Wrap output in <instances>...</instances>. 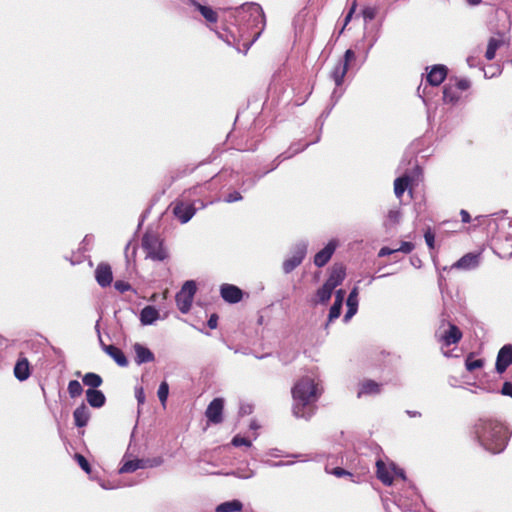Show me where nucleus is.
Instances as JSON below:
<instances>
[{"mask_svg":"<svg viewBox=\"0 0 512 512\" xmlns=\"http://www.w3.org/2000/svg\"><path fill=\"white\" fill-rule=\"evenodd\" d=\"M473 433L478 443L493 454L501 453L506 448L507 428L496 419H479L474 425Z\"/></svg>","mask_w":512,"mask_h":512,"instance_id":"obj_1","label":"nucleus"},{"mask_svg":"<svg viewBox=\"0 0 512 512\" xmlns=\"http://www.w3.org/2000/svg\"><path fill=\"white\" fill-rule=\"evenodd\" d=\"M233 24L238 27L239 36L244 38L247 34L252 36L248 48L259 38L264 26L265 15L262 7L257 3H246L233 12Z\"/></svg>","mask_w":512,"mask_h":512,"instance_id":"obj_2","label":"nucleus"},{"mask_svg":"<svg viewBox=\"0 0 512 512\" xmlns=\"http://www.w3.org/2000/svg\"><path fill=\"white\" fill-rule=\"evenodd\" d=\"M294 400L293 414L297 418L309 419L315 412L314 403L318 400L320 392L317 384L311 377H303L292 388Z\"/></svg>","mask_w":512,"mask_h":512,"instance_id":"obj_3","label":"nucleus"},{"mask_svg":"<svg viewBox=\"0 0 512 512\" xmlns=\"http://www.w3.org/2000/svg\"><path fill=\"white\" fill-rule=\"evenodd\" d=\"M202 186H194L193 188L185 191L182 198L177 199L172 204L173 215L182 223L185 224L195 215L197 209L205 208L206 204L201 200H191L192 196L197 195L198 190Z\"/></svg>","mask_w":512,"mask_h":512,"instance_id":"obj_4","label":"nucleus"},{"mask_svg":"<svg viewBox=\"0 0 512 512\" xmlns=\"http://www.w3.org/2000/svg\"><path fill=\"white\" fill-rule=\"evenodd\" d=\"M310 143H306L305 145L303 146H300L299 144L297 143H293L291 144V146L288 148L287 151L283 152L282 154H280L273 162H272V165L271 167L266 170L263 174H260L258 176H255L254 178L252 179H247L245 181L242 182V186L244 187V190H247V189H250L252 188L256 182L265 174L269 173L270 171H273L274 169H276L278 167V165L280 164L281 161L283 160H287L291 157H293L294 155L298 154L299 152L303 151L306 147L309 146Z\"/></svg>","mask_w":512,"mask_h":512,"instance_id":"obj_5","label":"nucleus"},{"mask_svg":"<svg viewBox=\"0 0 512 512\" xmlns=\"http://www.w3.org/2000/svg\"><path fill=\"white\" fill-rule=\"evenodd\" d=\"M308 250V243L305 241L297 242L290 251V255L283 261L282 269L285 274L295 270L305 259Z\"/></svg>","mask_w":512,"mask_h":512,"instance_id":"obj_6","label":"nucleus"},{"mask_svg":"<svg viewBox=\"0 0 512 512\" xmlns=\"http://www.w3.org/2000/svg\"><path fill=\"white\" fill-rule=\"evenodd\" d=\"M142 246L147 257L154 261H163L168 256L162 242L155 235L145 234L142 239Z\"/></svg>","mask_w":512,"mask_h":512,"instance_id":"obj_7","label":"nucleus"},{"mask_svg":"<svg viewBox=\"0 0 512 512\" xmlns=\"http://www.w3.org/2000/svg\"><path fill=\"white\" fill-rule=\"evenodd\" d=\"M196 290L197 287L195 281L188 280L176 294L175 300L177 307L183 314L190 311Z\"/></svg>","mask_w":512,"mask_h":512,"instance_id":"obj_8","label":"nucleus"},{"mask_svg":"<svg viewBox=\"0 0 512 512\" xmlns=\"http://www.w3.org/2000/svg\"><path fill=\"white\" fill-rule=\"evenodd\" d=\"M480 253H467L459 260L452 264L451 269L470 271L476 269L480 265Z\"/></svg>","mask_w":512,"mask_h":512,"instance_id":"obj_9","label":"nucleus"},{"mask_svg":"<svg viewBox=\"0 0 512 512\" xmlns=\"http://www.w3.org/2000/svg\"><path fill=\"white\" fill-rule=\"evenodd\" d=\"M224 408V400L222 398L213 399L206 409V417L209 422L218 424L223 420L222 413Z\"/></svg>","mask_w":512,"mask_h":512,"instance_id":"obj_10","label":"nucleus"},{"mask_svg":"<svg viewBox=\"0 0 512 512\" xmlns=\"http://www.w3.org/2000/svg\"><path fill=\"white\" fill-rule=\"evenodd\" d=\"M512 364V345H504L498 352L496 358V371L502 374Z\"/></svg>","mask_w":512,"mask_h":512,"instance_id":"obj_11","label":"nucleus"},{"mask_svg":"<svg viewBox=\"0 0 512 512\" xmlns=\"http://www.w3.org/2000/svg\"><path fill=\"white\" fill-rule=\"evenodd\" d=\"M447 326V330H444L438 335V340L444 346H450L458 343L462 338V332L455 324L448 323Z\"/></svg>","mask_w":512,"mask_h":512,"instance_id":"obj_12","label":"nucleus"},{"mask_svg":"<svg viewBox=\"0 0 512 512\" xmlns=\"http://www.w3.org/2000/svg\"><path fill=\"white\" fill-rule=\"evenodd\" d=\"M99 325L96 324V330L99 334V341L101 344L102 349L105 351L106 354H108L119 366L126 367L128 365V360L121 349L117 348L114 345H106L103 343L100 332H99Z\"/></svg>","mask_w":512,"mask_h":512,"instance_id":"obj_13","label":"nucleus"},{"mask_svg":"<svg viewBox=\"0 0 512 512\" xmlns=\"http://www.w3.org/2000/svg\"><path fill=\"white\" fill-rule=\"evenodd\" d=\"M220 294L224 301L233 304L240 302L243 297L242 290L232 284H222Z\"/></svg>","mask_w":512,"mask_h":512,"instance_id":"obj_14","label":"nucleus"},{"mask_svg":"<svg viewBox=\"0 0 512 512\" xmlns=\"http://www.w3.org/2000/svg\"><path fill=\"white\" fill-rule=\"evenodd\" d=\"M337 246L335 240H331L322 250L314 256V264L317 267H323L332 257Z\"/></svg>","mask_w":512,"mask_h":512,"instance_id":"obj_15","label":"nucleus"},{"mask_svg":"<svg viewBox=\"0 0 512 512\" xmlns=\"http://www.w3.org/2000/svg\"><path fill=\"white\" fill-rule=\"evenodd\" d=\"M95 278L101 287L110 286L113 280L111 267L108 264H99L95 270Z\"/></svg>","mask_w":512,"mask_h":512,"instance_id":"obj_16","label":"nucleus"},{"mask_svg":"<svg viewBox=\"0 0 512 512\" xmlns=\"http://www.w3.org/2000/svg\"><path fill=\"white\" fill-rule=\"evenodd\" d=\"M347 311L343 317V321L345 323L349 322L350 319L357 313L358 311V288L354 287L347 298L346 301Z\"/></svg>","mask_w":512,"mask_h":512,"instance_id":"obj_17","label":"nucleus"},{"mask_svg":"<svg viewBox=\"0 0 512 512\" xmlns=\"http://www.w3.org/2000/svg\"><path fill=\"white\" fill-rule=\"evenodd\" d=\"M447 75V68L445 65H434L427 74V82L431 86H439Z\"/></svg>","mask_w":512,"mask_h":512,"instance_id":"obj_18","label":"nucleus"},{"mask_svg":"<svg viewBox=\"0 0 512 512\" xmlns=\"http://www.w3.org/2000/svg\"><path fill=\"white\" fill-rule=\"evenodd\" d=\"M376 467H377V477H378V479L384 485L390 486L393 483L392 464H390L388 466L382 460H378L376 462Z\"/></svg>","mask_w":512,"mask_h":512,"instance_id":"obj_19","label":"nucleus"},{"mask_svg":"<svg viewBox=\"0 0 512 512\" xmlns=\"http://www.w3.org/2000/svg\"><path fill=\"white\" fill-rule=\"evenodd\" d=\"M133 349L135 352V362L138 365L154 361L155 357L152 351L142 344L135 343Z\"/></svg>","mask_w":512,"mask_h":512,"instance_id":"obj_20","label":"nucleus"},{"mask_svg":"<svg viewBox=\"0 0 512 512\" xmlns=\"http://www.w3.org/2000/svg\"><path fill=\"white\" fill-rule=\"evenodd\" d=\"M381 392V385L373 380H364L359 384L357 397L377 395Z\"/></svg>","mask_w":512,"mask_h":512,"instance_id":"obj_21","label":"nucleus"},{"mask_svg":"<svg viewBox=\"0 0 512 512\" xmlns=\"http://www.w3.org/2000/svg\"><path fill=\"white\" fill-rule=\"evenodd\" d=\"M345 276V268L342 265H334L325 283L335 289L343 282Z\"/></svg>","mask_w":512,"mask_h":512,"instance_id":"obj_22","label":"nucleus"},{"mask_svg":"<svg viewBox=\"0 0 512 512\" xmlns=\"http://www.w3.org/2000/svg\"><path fill=\"white\" fill-rule=\"evenodd\" d=\"M159 317V311L151 305L145 306L140 312V322L142 325H153Z\"/></svg>","mask_w":512,"mask_h":512,"instance_id":"obj_23","label":"nucleus"},{"mask_svg":"<svg viewBox=\"0 0 512 512\" xmlns=\"http://www.w3.org/2000/svg\"><path fill=\"white\" fill-rule=\"evenodd\" d=\"M504 45H506V41L503 35L491 37L488 41L485 58L489 61L493 60L495 58L496 51Z\"/></svg>","mask_w":512,"mask_h":512,"instance_id":"obj_24","label":"nucleus"},{"mask_svg":"<svg viewBox=\"0 0 512 512\" xmlns=\"http://www.w3.org/2000/svg\"><path fill=\"white\" fill-rule=\"evenodd\" d=\"M74 422L77 427H84L90 419V411L88 407L82 403L73 412Z\"/></svg>","mask_w":512,"mask_h":512,"instance_id":"obj_25","label":"nucleus"},{"mask_svg":"<svg viewBox=\"0 0 512 512\" xmlns=\"http://www.w3.org/2000/svg\"><path fill=\"white\" fill-rule=\"evenodd\" d=\"M14 376L19 381H25L30 376V365L26 358L19 359L14 366Z\"/></svg>","mask_w":512,"mask_h":512,"instance_id":"obj_26","label":"nucleus"},{"mask_svg":"<svg viewBox=\"0 0 512 512\" xmlns=\"http://www.w3.org/2000/svg\"><path fill=\"white\" fill-rule=\"evenodd\" d=\"M86 399L89 405L94 408H101L106 401L103 392L97 389H87Z\"/></svg>","mask_w":512,"mask_h":512,"instance_id":"obj_27","label":"nucleus"},{"mask_svg":"<svg viewBox=\"0 0 512 512\" xmlns=\"http://www.w3.org/2000/svg\"><path fill=\"white\" fill-rule=\"evenodd\" d=\"M347 72L348 67L346 66V64L338 61L330 74L331 78L335 82L336 87H340L342 85Z\"/></svg>","mask_w":512,"mask_h":512,"instance_id":"obj_28","label":"nucleus"},{"mask_svg":"<svg viewBox=\"0 0 512 512\" xmlns=\"http://www.w3.org/2000/svg\"><path fill=\"white\" fill-rule=\"evenodd\" d=\"M190 4L193 5L208 22L215 23L217 21V13L212 8L202 5L195 0H190Z\"/></svg>","mask_w":512,"mask_h":512,"instance_id":"obj_29","label":"nucleus"},{"mask_svg":"<svg viewBox=\"0 0 512 512\" xmlns=\"http://www.w3.org/2000/svg\"><path fill=\"white\" fill-rule=\"evenodd\" d=\"M243 508V504L240 500L234 499L219 504L215 512H239Z\"/></svg>","mask_w":512,"mask_h":512,"instance_id":"obj_30","label":"nucleus"},{"mask_svg":"<svg viewBox=\"0 0 512 512\" xmlns=\"http://www.w3.org/2000/svg\"><path fill=\"white\" fill-rule=\"evenodd\" d=\"M410 183V177L407 175L398 177L394 181V193L397 198H401L406 189L408 188V185Z\"/></svg>","mask_w":512,"mask_h":512,"instance_id":"obj_31","label":"nucleus"},{"mask_svg":"<svg viewBox=\"0 0 512 512\" xmlns=\"http://www.w3.org/2000/svg\"><path fill=\"white\" fill-rule=\"evenodd\" d=\"M82 381L85 386L89 387V389H96L97 387L101 386L103 382L100 375L93 372L86 373L83 376Z\"/></svg>","mask_w":512,"mask_h":512,"instance_id":"obj_32","label":"nucleus"},{"mask_svg":"<svg viewBox=\"0 0 512 512\" xmlns=\"http://www.w3.org/2000/svg\"><path fill=\"white\" fill-rule=\"evenodd\" d=\"M460 95L457 91V89L451 85L447 84L444 87L443 90V100L445 103H455L459 100Z\"/></svg>","mask_w":512,"mask_h":512,"instance_id":"obj_33","label":"nucleus"},{"mask_svg":"<svg viewBox=\"0 0 512 512\" xmlns=\"http://www.w3.org/2000/svg\"><path fill=\"white\" fill-rule=\"evenodd\" d=\"M402 214L399 209H390L387 214V219L384 223L386 228L397 225L401 220Z\"/></svg>","mask_w":512,"mask_h":512,"instance_id":"obj_34","label":"nucleus"},{"mask_svg":"<svg viewBox=\"0 0 512 512\" xmlns=\"http://www.w3.org/2000/svg\"><path fill=\"white\" fill-rule=\"evenodd\" d=\"M333 290H334V288H332L331 286H328L327 283H324L322 285V287H320L317 290V293H316L318 302L326 303L331 298Z\"/></svg>","mask_w":512,"mask_h":512,"instance_id":"obj_35","label":"nucleus"},{"mask_svg":"<svg viewBox=\"0 0 512 512\" xmlns=\"http://www.w3.org/2000/svg\"><path fill=\"white\" fill-rule=\"evenodd\" d=\"M137 469H141L140 467V459L135 460H127L124 461L122 466L119 469V473H132L136 471Z\"/></svg>","mask_w":512,"mask_h":512,"instance_id":"obj_36","label":"nucleus"},{"mask_svg":"<svg viewBox=\"0 0 512 512\" xmlns=\"http://www.w3.org/2000/svg\"><path fill=\"white\" fill-rule=\"evenodd\" d=\"M163 462L164 460L160 456L154 458L140 459V467L141 469L154 468L161 466Z\"/></svg>","mask_w":512,"mask_h":512,"instance_id":"obj_37","label":"nucleus"},{"mask_svg":"<svg viewBox=\"0 0 512 512\" xmlns=\"http://www.w3.org/2000/svg\"><path fill=\"white\" fill-rule=\"evenodd\" d=\"M83 392L82 385L77 380H71L68 383V393L71 398H76L80 396Z\"/></svg>","mask_w":512,"mask_h":512,"instance_id":"obj_38","label":"nucleus"},{"mask_svg":"<svg viewBox=\"0 0 512 512\" xmlns=\"http://www.w3.org/2000/svg\"><path fill=\"white\" fill-rule=\"evenodd\" d=\"M168 395H169V385L166 381H163L159 385V388L157 391V396H158L161 404L163 405V407L166 406Z\"/></svg>","mask_w":512,"mask_h":512,"instance_id":"obj_39","label":"nucleus"},{"mask_svg":"<svg viewBox=\"0 0 512 512\" xmlns=\"http://www.w3.org/2000/svg\"><path fill=\"white\" fill-rule=\"evenodd\" d=\"M483 365L484 361L482 359H473L472 354H470L465 361V367L469 372L482 368Z\"/></svg>","mask_w":512,"mask_h":512,"instance_id":"obj_40","label":"nucleus"},{"mask_svg":"<svg viewBox=\"0 0 512 512\" xmlns=\"http://www.w3.org/2000/svg\"><path fill=\"white\" fill-rule=\"evenodd\" d=\"M378 13V8L376 6H366L362 10V16L364 22L367 24L373 19H375Z\"/></svg>","mask_w":512,"mask_h":512,"instance_id":"obj_41","label":"nucleus"},{"mask_svg":"<svg viewBox=\"0 0 512 512\" xmlns=\"http://www.w3.org/2000/svg\"><path fill=\"white\" fill-rule=\"evenodd\" d=\"M341 309H342V304H338V303H333V305L331 306L330 310H329V315H328V322L326 324V328L328 327L329 323L334 321L335 319L339 318L340 314H341Z\"/></svg>","mask_w":512,"mask_h":512,"instance_id":"obj_42","label":"nucleus"},{"mask_svg":"<svg viewBox=\"0 0 512 512\" xmlns=\"http://www.w3.org/2000/svg\"><path fill=\"white\" fill-rule=\"evenodd\" d=\"M325 471L326 473L328 474H332L336 477H343V476H347V475H351L350 472H348L347 470L343 469V468H340V467H336V468H330L329 465H326L325 466Z\"/></svg>","mask_w":512,"mask_h":512,"instance_id":"obj_43","label":"nucleus"},{"mask_svg":"<svg viewBox=\"0 0 512 512\" xmlns=\"http://www.w3.org/2000/svg\"><path fill=\"white\" fill-rule=\"evenodd\" d=\"M231 444L235 447H240V446L251 447L252 446V442L250 440H248L247 438L242 437L240 435L234 436L231 441Z\"/></svg>","mask_w":512,"mask_h":512,"instance_id":"obj_44","label":"nucleus"},{"mask_svg":"<svg viewBox=\"0 0 512 512\" xmlns=\"http://www.w3.org/2000/svg\"><path fill=\"white\" fill-rule=\"evenodd\" d=\"M75 460L77 461V463L79 464V466L86 472V473H90L91 471V467H90V464L89 462L87 461V459L81 455V454H78L76 453L75 454Z\"/></svg>","mask_w":512,"mask_h":512,"instance_id":"obj_45","label":"nucleus"},{"mask_svg":"<svg viewBox=\"0 0 512 512\" xmlns=\"http://www.w3.org/2000/svg\"><path fill=\"white\" fill-rule=\"evenodd\" d=\"M230 474L234 475L238 478H241V479H249L255 475V472L253 470L247 468L245 470L238 469Z\"/></svg>","mask_w":512,"mask_h":512,"instance_id":"obj_46","label":"nucleus"},{"mask_svg":"<svg viewBox=\"0 0 512 512\" xmlns=\"http://www.w3.org/2000/svg\"><path fill=\"white\" fill-rule=\"evenodd\" d=\"M356 58V55L353 50L348 49L345 51L344 56L339 59V62L346 64L348 67L349 63Z\"/></svg>","mask_w":512,"mask_h":512,"instance_id":"obj_47","label":"nucleus"},{"mask_svg":"<svg viewBox=\"0 0 512 512\" xmlns=\"http://www.w3.org/2000/svg\"><path fill=\"white\" fill-rule=\"evenodd\" d=\"M424 238L429 249H434L435 235L430 229L425 232Z\"/></svg>","mask_w":512,"mask_h":512,"instance_id":"obj_48","label":"nucleus"},{"mask_svg":"<svg viewBox=\"0 0 512 512\" xmlns=\"http://www.w3.org/2000/svg\"><path fill=\"white\" fill-rule=\"evenodd\" d=\"M453 86L457 89V91L458 90L465 91L470 87V81L465 78L458 79V80H456L455 85H453Z\"/></svg>","mask_w":512,"mask_h":512,"instance_id":"obj_49","label":"nucleus"},{"mask_svg":"<svg viewBox=\"0 0 512 512\" xmlns=\"http://www.w3.org/2000/svg\"><path fill=\"white\" fill-rule=\"evenodd\" d=\"M240 200H242V195L238 191H233L224 198V201L227 203H233Z\"/></svg>","mask_w":512,"mask_h":512,"instance_id":"obj_50","label":"nucleus"},{"mask_svg":"<svg viewBox=\"0 0 512 512\" xmlns=\"http://www.w3.org/2000/svg\"><path fill=\"white\" fill-rule=\"evenodd\" d=\"M414 249V244L412 242H402L400 247L395 249L396 252L410 253Z\"/></svg>","mask_w":512,"mask_h":512,"instance_id":"obj_51","label":"nucleus"},{"mask_svg":"<svg viewBox=\"0 0 512 512\" xmlns=\"http://www.w3.org/2000/svg\"><path fill=\"white\" fill-rule=\"evenodd\" d=\"M135 397L137 399L138 405H143L145 403V393L143 387L138 386L135 388Z\"/></svg>","mask_w":512,"mask_h":512,"instance_id":"obj_52","label":"nucleus"},{"mask_svg":"<svg viewBox=\"0 0 512 512\" xmlns=\"http://www.w3.org/2000/svg\"><path fill=\"white\" fill-rule=\"evenodd\" d=\"M114 287L116 290H118L121 293L129 291L131 289V285L124 281H116L114 284Z\"/></svg>","mask_w":512,"mask_h":512,"instance_id":"obj_53","label":"nucleus"},{"mask_svg":"<svg viewBox=\"0 0 512 512\" xmlns=\"http://www.w3.org/2000/svg\"><path fill=\"white\" fill-rule=\"evenodd\" d=\"M503 395L510 396L512 398V383L505 382L501 390Z\"/></svg>","mask_w":512,"mask_h":512,"instance_id":"obj_54","label":"nucleus"},{"mask_svg":"<svg viewBox=\"0 0 512 512\" xmlns=\"http://www.w3.org/2000/svg\"><path fill=\"white\" fill-rule=\"evenodd\" d=\"M218 324V316L216 314H212L208 319L207 325L210 329H215Z\"/></svg>","mask_w":512,"mask_h":512,"instance_id":"obj_55","label":"nucleus"},{"mask_svg":"<svg viewBox=\"0 0 512 512\" xmlns=\"http://www.w3.org/2000/svg\"><path fill=\"white\" fill-rule=\"evenodd\" d=\"M392 470H393V475H395L396 477H399L402 480L406 479L404 470L401 468H397L393 463H392Z\"/></svg>","mask_w":512,"mask_h":512,"instance_id":"obj_56","label":"nucleus"},{"mask_svg":"<svg viewBox=\"0 0 512 512\" xmlns=\"http://www.w3.org/2000/svg\"><path fill=\"white\" fill-rule=\"evenodd\" d=\"M344 296H345V291L344 290H342V289L337 290L336 294H335L334 302L343 305Z\"/></svg>","mask_w":512,"mask_h":512,"instance_id":"obj_57","label":"nucleus"},{"mask_svg":"<svg viewBox=\"0 0 512 512\" xmlns=\"http://www.w3.org/2000/svg\"><path fill=\"white\" fill-rule=\"evenodd\" d=\"M396 250L395 249H390L389 247H382L378 253V256L379 257H384V256H388V255H391L393 253H395Z\"/></svg>","mask_w":512,"mask_h":512,"instance_id":"obj_58","label":"nucleus"},{"mask_svg":"<svg viewBox=\"0 0 512 512\" xmlns=\"http://www.w3.org/2000/svg\"><path fill=\"white\" fill-rule=\"evenodd\" d=\"M460 216L463 223H469L471 221L470 214L464 209L460 211Z\"/></svg>","mask_w":512,"mask_h":512,"instance_id":"obj_59","label":"nucleus"},{"mask_svg":"<svg viewBox=\"0 0 512 512\" xmlns=\"http://www.w3.org/2000/svg\"><path fill=\"white\" fill-rule=\"evenodd\" d=\"M354 13L348 11L347 15L345 16V19H344V26L343 28L341 29V32H343L345 26L351 21L352 17H353Z\"/></svg>","mask_w":512,"mask_h":512,"instance_id":"obj_60","label":"nucleus"},{"mask_svg":"<svg viewBox=\"0 0 512 512\" xmlns=\"http://www.w3.org/2000/svg\"><path fill=\"white\" fill-rule=\"evenodd\" d=\"M251 412H252V407L250 405L242 406L240 408V413L241 414H250Z\"/></svg>","mask_w":512,"mask_h":512,"instance_id":"obj_61","label":"nucleus"},{"mask_svg":"<svg viewBox=\"0 0 512 512\" xmlns=\"http://www.w3.org/2000/svg\"><path fill=\"white\" fill-rule=\"evenodd\" d=\"M341 95H342V92L338 93L337 89H335L331 95V98H332V100H335V102H337L338 99L341 97Z\"/></svg>","mask_w":512,"mask_h":512,"instance_id":"obj_62","label":"nucleus"},{"mask_svg":"<svg viewBox=\"0 0 512 512\" xmlns=\"http://www.w3.org/2000/svg\"><path fill=\"white\" fill-rule=\"evenodd\" d=\"M293 462H283V461H279V462H275L273 463V467H281V466H286V465H291Z\"/></svg>","mask_w":512,"mask_h":512,"instance_id":"obj_63","label":"nucleus"},{"mask_svg":"<svg viewBox=\"0 0 512 512\" xmlns=\"http://www.w3.org/2000/svg\"><path fill=\"white\" fill-rule=\"evenodd\" d=\"M448 383H449L450 386L456 387L457 386V379L455 377H450L448 379Z\"/></svg>","mask_w":512,"mask_h":512,"instance_id":"obj_64","label":"nucleus"}]
</instances>
